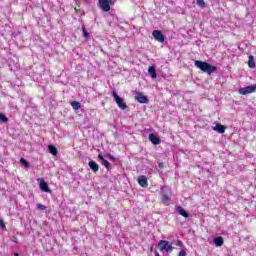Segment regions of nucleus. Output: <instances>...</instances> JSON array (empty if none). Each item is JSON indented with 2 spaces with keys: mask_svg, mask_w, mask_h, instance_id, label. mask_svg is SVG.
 I'll return each instance as SVG.
<instances>
[{
  "mask_svg": "<svg viewBox=\"0 0 256 256\" xmlns=\"http://www.w3.org/2000/svg\"><path fill=\"white\" fill-rule=\"evenodd\" d=\"M195 67L200 69V71H203V73H207L208 75H211V73H215L217 71V67L213 66L207 62H203L201 60H196L194 62Z\"/></svg>",
  "mask_w": 256,
  "mask_h": 256,
  "instance_id": "nucleus-1",
  "label": "nucleus"
},
{
  "mask_svg": "<svg viewBox=\"0 0 256 256\" xmlns=\"http://www.w3.org/2000/svg\"><path fill=\"white\" fill-rule=\"evenodd\" d=\"M112 97L114 98L115 103L118 105L120 109H122L123 111L127 109V103L123 101V98H121L115 90L112 92Z\"/></svg>",
  "mask_w": 256,
  "mask_h": 256,
  "instance_id": "nucleus-2",
  "label": "nucleus"
},
{
  "mask_svg": "<svg viewBox=\"0 0 256 256\" xmlns=\"http://www.w3.org/2000/svg\"><path fill=\"white\" fill-rule=\"evenodd\" d=\"M100 9L105 13L111 11V5H113V0H99Z\"/></svg>",
  "mask_w": 256,
  "mask_h": 256,
  "instance_id": "nucleus-3",
  "label": "nucleus"
},
{
  "mask_svg": "<svg viewBox=\"0 0 256 256\" xmlns=\"http://www.w3.org/2000/svg\"><path fill=\"white\" fill-rule=\"evenodd\" d=\"M255 91H256V85L252 84L250 86H247V87H244V88H240L238 90V93L240 95H249L251 93H255Z\"/></svg>",
  "mask_w": 256,
  "mask_h": 256,
  "instance_id": "nucleus-4",
  "label": "nucleus"
},
{
  "mask_svg": "<svg viewBox=\"0 0 256 256\" xmlns=\"http://www.w3.org/2000/svg\"><path fill=\"white\" fill-rule=\"evenodd\" d=\"M135 101H137L138 103H142V104H147L149 103V98L145 95H143V93L141 92H135V96H134Z\"/></svg>",
  "mask_w": 256,
  "mask_h": 256,
  "instance_id": "nucleus-5",
  "label": "nucleus"
},
{
  "mask_svg": "<svg viewBox=\"0 0 256 256\" xmlns=\"http://www.w3.org/2000/svg\"><path fill=\"white\" fill-rule=\"evenodd\" d=\"M152 35L156 41H159V43H165V36L161 31L154 30Z\"/></svg>",
  "mask_w": 256,
  "mask_h": 256,
  "instance_id": "nucleus-6",
  "label": "nucleus"
},
{
  "mask_svg": "<svg viewBox=\"0 0 256 256\" xmlns=\"http://www.w3.org/2000/svg\"><path fill=\"white\" fill-rule=\"evenodd\" d=\"M138 183L140 187H144V188L149 187V183L147 182V176L145 175H141L138 177Z\"/></svg>",
  "mask_w": 256,
  "mask_h": 256,
  "instance_id": "nucleus-7",
  "label": "nucleus"
},
{
  "mask_svg": "<svg viewBox=\"0 0 256 256\" xmlns=\"http://www.w3.org/2000/svg\"><path fill=\"white\" fill-rule=\"evenodd\" d=\"M39 187L43 193H52L51 189H49V184H47L44 180H41Z\"/></svg>",
  "mask_w": 256,
  "mask_h": 256,
  "instance_id": "nucleus-8",
  "label": "nucleus"
},
{
  "mask_svg": "<svg viewBox=\"0 0 256 256\" xmlns=\"http://www.w3.org/2000/svg\"><path fill=\"white\" fill-rule=\"evenodd\" d=\"M149 141H151V143L153 145H160L161 144V139L157 136H155V134H150L149 135Z\"/></svg>",
  "mask_w": 256,
  "mask_h": 256,
  "instance_id": "nucleus-9",
  "label": "nucleus"
},
{
  "mask_svg": "<svg viewBox=\"0 0 256 256\" xmlns=\"http://www.w3.org/2000/svg\"><path fill=\"white\" fill-rule=\"evenodd\" d=\"M88 167L93 171V173H97V171H99V164L93 160L88 163Z\"/></svg>",
  "mask_w": 256,
  "mask_h": 256,
  "instance_id": "nucleus-10",
  "label": "nucleus"
},
{
  "mask_svg": "<svg viewBox=\"0 0 256 256\" xmlns=\"http://www.w3.org/2000/svg\"><path fill=\"white\" fill-rule=\"evenodd\" d=\"M214 131H217V133H225V131L227 130L226 126H223L222 124H216V126L213 128Z\"/></svg>",
  "mask_w": 256,
  "mask_h": 256,
  "instance_id": "nucleus-11",
  "label": "nucleus"
},
{
  "mask_svg": "<svg viewBox=\"0 0 256 256\" xmlns=\"http://www.w3.org/2000/svg\"><path fill=\"white\" fill-rule=\"evenodd\" d=\"M224 243H225V240H223V237L218 236V237L214 238L215 247H223Z\"/></svg>",
  "mask_w": 256,
  "mask_h": 256,
  "instance_id": "nucleus-12",
  "label": "nucleus"
},
{
  "mask_svg": "<svg viewBox=\"0 0 256 256\" xmlns=\"http://www.w3.org/2000/svg\"><path fill=\"white\" fill-rule=\"evenodd\" d=\"M168 242H169V241H167V240H160V241L158 242V247H159V250H160L161 252L166 251Z\"/></svg>",
  "mask_w": 256,
  "mask_h": 256,
  "instance_id": "nucleus-13",
  "label": "nucleus"
},
{
  "mask_svg": "<svg viewBox=\"0 0 256 256\" xmlns=\"http://www.w3.org/2000/svg\"><path fill=\"white\" fill-rule=\"evenodd\" d=\"M148 73L149 75H151L152 79H157V69L155 68V66H150L148 68Z\"/></svg>",
  "mask_w": 256,
  "mask_h": 256,
  "instance_id": "nucleus-14",
  "label": "nucleus"
},
{
  "mask_svg": "<svg viewBox=\"0 0 256 256\" xmlns=\"http://www.w3.org/2000/svg\"><path fill=\"white\" fill-rule=\"evenodd\" d=\"M98 159H100V161H102L104 167H106V169L110 170L111 169V163H109V161L105 160V157H103L101 154L98 155Z\"/></svg>",
  "mask_w": 256,
  "mask_h": 256,
  "instance_id": "nucleus-15",
  "label": "nucleus"
},
{
  "mask_svg": "<svg viewBox=\"0 0 256 256\" xmlns=\"http://www.w3.org/2000/svg\"><path fill=\"white\" fill-rule=\"evenodd\" d=\"M161 201H162L163 205L168 206L171 203V197H169L167 194L164 193V194H162Z\"/></svg>",
  "mask_w": 256,
  "mask_h": 256,
  "instance_id": "nucleus-16",
  "label": "nucleus"
},
{
  "mask_svg": "<svg viewBox=\"0 0 256 256\" xmlns=\"http://www.w3.org/2000/svg\"><path fill=\"white\" fill-rule=\"evenodd\" d=\"M248 67H250V69H255V56L250 55L248 57Z\"/></svg>",
  "mask_w": 256,
  "mask_h": 256,
  "instance_id": "nucleus-17",
  "label": "nucleus"
},
{
  "mask_svg": "<svg viewBox=\"0 0 256 256\" xmlns=\"http://www.w3.org/2000/svg\"><path fill=\"white\" fill-rule=\"evenodd\" d=\"M70 105L72 109H74V111H79V109H81V103H79L78 101H72Z\"/></svg>",
  "mask_w": 256,
  "mask_h": 256,
  "instance_id": "nucleus-18",
  "label": "nucleus"
},
{
  "mask_svg": "<svg viewBox=\"0 0 256 256\" xmlns=\"http://www.w3.org/2000/svg\"><path fill=\"white\" fill-rule=\"evenodd\" d=\"M48 151L51 155H54V156H57V153H59V151H57V147H55L54 145H49Z\"/></svg>",
  "mask_w": 256,
  "mask_h": 256,
  "instance_id": "nucleus-19",
  "label": "nucleus"
},
{
  "mask_svg": "<svg viewBox=\"0 0 256 256\" xmlns=\"http://www.w3.org/2000/svg\"><path fill=\"white\" fill-rule=\"evenodd\" d=\"M178 213L179 215H181L182 217H185L186 219L187 217H189V213H187V211L183 209V207L181 206L178 207Z\"/></svg>",
  "mask_w": 256,
  "mask_h": 256,
  "instance_id": "nucleus-20",
  "label": "nucleus"
},
{
  "mask_svg": "<svg viewBox=\"0 0 256 256\" xmlns=\"http://www.w3.org/2000/svg\"><path fill=\"white\" fill-rule=\"evenodd\" d=\"M81 0H75V5L76 7L74 8L75 9V12L76 13H79V11H81L80 7H81Z\"/></svg>",
  "mask_w": 256,
  "mask_h": 256,
  "instance_id": "nucleus-21",
  "label": "nucleus"
},
{
  "mask_svg": "<svg viewBox=\"0 0 256 256\" xmlns=\"http://www.w3.org/2000/svg\"><path fill=\"white\" fill-rule=\"evenodd\" d=\"M82 33L85 39H89V32H87V28L85 26L82 27Z\"/></svg>",
  "mask_w": 256,
  "mask_h": 256,
  "instance_id": "nucleus-22",
  "label": "nucleus"
},
{
  "mask_svg": "<svg viewBox=\"0 0 256 256\" xmlns=\"http://www.w3.org/2000/svg\"><path fill=\"white\" fill-rule=\"evenodd\" d=\"M0 121H2V123H7L9 121V118H7L5 114L0 113Z\"/></svg>",
  "mask_w": 256,
  "mask_h": 256,
  "instance_id": "nucleus-23",
  "label": "nucleus"
},
{
  "mask_svg": "<svg viewBox=\"0 0 256 256\" xmlns=\"http://www.w3.org/2000/svg\"><path fill=\"white\" fill-rule=\"evenodd\" d=\"M196 3L199 7H202V8L206 7L205 0H196Z\"/></svg>",
  "mask_w": 256,
  "mask_h": 256,
  "instance_id": "nucleus-24",
  "label": "nucleus"
},
{
  "mask_svg": "<svg viewBox=\"0 0 256 256\" xmlns=\"http://www.w3.org/2000/svg\"><path fill=\"white\" fill-rule=\"evenodd\" d=\"M166 253H173V245L169 244V242L166 246Z\"/></svg>",
  "mask_w": 256,
  "mask_h": 256,
  "instance_id": "nucleus-25",
  "label": "nucleus"
},
{
  "mask_svg": "<svg viewBox=\"0 0 256 256\" xmlns=\"http://www.w3.org/2000/svg\"><path fill=\"white\" fill-rule=\"evenodd\" d=\"M20 163H22V165H24V167H29V162L25 158H21Z\"/></svg>",
  "mask_w": 256,
  "mask_h": 256,
  "instance_id": "nucleus-26",
  "label": "nucleus"
},
{
  "mask_svg": "<svg viewBox=\"0 0 256 256\" xmlns=\"http://www.w3.org/2000/svg\"><path fill=\"white\" fill-rule=\"evenodd\" d=\"M174 243H175V245H177L178 247H183V241H181V240H175Z\"/></svg>",
  "mask_w": 256,
  "mask_h": 256,
  "instance_id": "nucleus-27",
  "label": "nucleus"
},
{
  "mask_svg": "<svg viewBox=\"0 0 256 256\" xmlns=\"http://www.w3.org/2000/svg\"><path fill=\"white\" fill-rule=\"evenodd\" d=\"M37 209H41V211H45L46 207L43 204H37Z\"/></svg>",
  "mask_w": 256,
  "mask_h": 256,
  "instance_id": "nucleus-28",
  "label": "nucleus"
},
{
  "mask_svg": "<svg viewBox=\"0 0 256 256\" xmlns=\"http://www.w3.org/2000/svg\"><path fill=\"white\" fill-rule=\"evenodd\" d=\"M5 227V221H3V219H0V228L5 229Z\"/></svg>",
  "mask_w": 256,
  "mask_h": 256,
  "instance_id": "nucleus-29",
  "label": "nucleus"
},
{
  "mask_svg": "<svg viewBox=\"0 0 256 256\" xmlns=\"http://www.w3.org/2000/svg\"><path fill=\"white\" fill-rule=\"evenodd\" d=\"M107 157L110 161H115V156L108 154Z\"/></svg>",
  "mask_w": 256,
  "mask_h": 256,
  "instance_id": "nucleus-30",
  "label": "nucleus"
},
{
  "mask_svg": "<svg viewBox=\"0 0 256 256\" xmlns=\"http://www.w3.org/2000/svg\"><path fill=\"white\" fill-rule=\"evenodd\" d=\"M12 241L13 243H19V239L17 238V236H12Z\"/></svg>",
  "mask_w": 256,
  "mask_h": 256,
  "instance_id": "nucleus-31",
  "label": "nucleus"
},
{
  "mask_svg": "<svg viewBox=\"0 0 256 256\" xmlns=\"http://www.w3.org/2000/svg\"><path fill=\"white\" fill-rule=\"evenodd\" d=\"M187 252H185V250H181L178 254V256H186Z\"/></svg>",
  "mask_w": 256,
  "mask_h": 256,
  "instance_id": "nucleus-32",
  "label": "nucleus"
},
{
  "mask_svg": "<svg viewBox=\"0 0 256 256\" xmlns=\"http://www.w3.org/2000/svg\"><path fill=\"white\" fill-rule=\"evenodd\" d=\"M158 167H159L160 169H163V167H165V165H164L162 162H160V163L158 164Z\"/></svg>",
  "mask_w": 256,
  "mask_h": 256,
  "instance_id": "nucleus-33",
  "label": "nucleus"
},
{
  "mask_svg": "<svg viewBox=\"0 0 256 256\" xmlns=\"http://www.w3.org/2000/svg\"><path fill=\"white\" fill-rule=\"evenodd\" d=\"M14 256H19V253L18 252L14 253Z\"/></svg>",
  "mask_w": 256,
  "mask_h": 256,
  "instance_id": "nucleus-34",
  "label": "nucleus"
},
{
  "mask_svg": "<svg viewBox=\"0 0 256 256\" xmlns=\"http://www.w3.org/2000/svg\"><path fill=\"white\" fill-rule=\"evenodd\" d=\"M150 251H153V247L150 248Z\"/></svg>",
  "mask_w": 256,
  "mask_h": 256,
  "instance_id": "nucleus-35",
  "label": "nucleus"
}]
</instances>
